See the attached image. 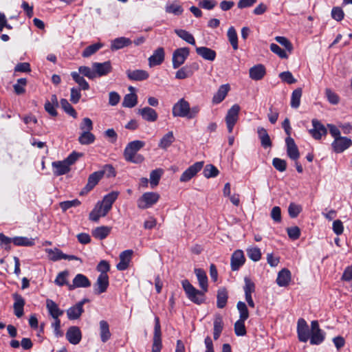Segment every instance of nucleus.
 Returning a JSON list of instances; mask_svg holds the SVG:
<instances>
[{"instance_id":"5701e85b","label":"nucleus","mask_w":352,"mask_h":352,"mask_svg":"<svg viewBox=\"0 0 352 352\" xmlns=\"http://www.w3.org/2000/svg\"><path fill=\"white\" fill-rule=\"evenodd\" d=\"M53 174L55 176H60L68 173L71 168L66 164L65 160L55 161L52 164Z\"/></svg>"},{"instance_id":"e2e57ef3","label":"nucleus","mask_w":352,"mask_h":352,"mask_svg":"<svg viewBox=\"0 0 352 352\" xmlns=\"http://www.w3.org/2000/svg\"><path fill=\"white\" fill-rule=\"evenodd\" d=\"M96 270L100 272V275L109 276L107 272L110 270V264L107 261L102 260L98 264Z\"/></svg>"},{"instance_id":"e433bc0d","label":"nucleus","mask_w":352,"mask_h":352,"mask_svg":"<svg viewBox=\"0 0 352 352\" xmlns=\"http://www.w3.org/2000/svg\"><path fill=\"white\" fill-rule=\"evenodd\" d=\"M111 228L108 226H100L92 230V235L94 238L102 240L108 236L110 234Z\"/></svg>"},{"instance_id":"6ab92c4d","label":"nucleus","mask_w":352,"mask_h":352,"mask_svg":"<svg viewBox=\"0 0 352 352\" xmlns=\"http://www.w3.org/2000/svg\"><path fill=\"white\" fill-rule=\"evenodd\" d=\"M12 298L14 299L13 308L14 315L17 318H21L24 314L23 307L25 304V299L18 293L13 294Z\"/></svg>"},{"instance_id":"7c9ffc66","label":"nucleus","mask_w":352,"mask_h":352,"mask_svg":"<svg viewBox=\"0 0 352 352\" xmlns=\"http://www.w3.org/2000/svg\"><path fill=\"white\" fill-rule=\"evenodd\" d=\"M223 329V321L221 315L217 314L214 316L213 322V338L214 340L219 338Z\"/></svg>"},{"instance_id":"338daca9","label":"nucleus","mask_w":352,"mask_h":352,"mask_svg":"<svg viewBox=\"0 0 352 352\" xmlns=\"http://www.w3.org/2000/svg\"><path fill=\"white\" fill-rule=\"evenodd\" d=\"M331 14V17L337 21H341L344 17V12L342 8L338 6L333 7Z\"/></svg>"},{"instance_id":"4d7b16f0","label":"nucleus","mask_w":352,"mask_h":352,"mask_svg":"<svg viewBox=\"0 0 352 352\" xmlns=\"http://www.w3.org/2000/svg\"><path fill=\"white\" fill-rule=\"evenodd\" d=\"M69 276V272L67 270L63 271L58 274L54 283L58 286H63L69 285L67 281V277Z\"/></svg>"},{"instance_id":"4c0bfd02","label":"nucleus","mask_w":352,"mask_h":352,"mask_svg":"<svg viewBox=\"0 0 352 352\" xmlns=\"http://www.w3.org/2000/svg\"><path fill=\"white\" fill-rule=\"evenodd\" d=\"M83 312L84 308H81L76 304L67 310V316L69 320H74L78 319Z\"/></svg>"},{"instance_id":"ea45409f","label":"nucleus","mask_w":352,"mask_h":352,"mask_svg":"<svg viewBox=\"0 0 352 352\" xmlns=\"http://www.w3.org/2000/svg\"><path fill=\"white\" fill-rule=\"evenodd\" d=\"M103 46L104 44L100 42L90 45L85 47L82 51V56L83 58L90 57L100 50Z\"/></svg>"},{"instance_id":"5fc2aeb1","label":"nucleus","mask_w":352,"mask_h":352,"mask_svg":"<svg viewBox=\"0 0 352 352\" xmlns=\"http://www.w3.org/2000/svg\"><path fill=\"white\" fill-rule=\"evenodd\" d=\"M245 321L241 320V319H239L235 322L234 324V333L237 336H243L246 335L247 331L245 326Z\"/></svg>"},{"instance_id":"864d4df0","label":"nucleus","mask_w":352,"mask_h":352,"mask_svg":"<svg viewBox=\"0 0 352 352\" xmlns=\"http://www.w3.org/2000/svg\"><path fill=\"white\" fill-rule=\"evenodd\" d=\"M219 173V171L218 168L211 164H207L203 171V174L206 178L216 177L218 176Z\"/></svg>"},{"instance_id":"f257e3e1","label":"nucleus","mask_w":352,"mask_h":352,"mask_svg":"<svg viewBox=\"0 0 352 352\" xmlns=\"http://www.w3.org/2000/svg\"><path fill=\"white\" fill-rule=\"evenodd\" d=\"M195 273L201 290L196 289L187 279L182 281V285L186 297L193 303L199 305L206 302L205 294L208 288V277L205 271L200 268L195 269Z\"/></svg>"},{"instance_id":"4be33fe9","label":"nucleus","mask_w":352,"mask_h":352,"mask_svg":"<svg viewBox=\"0 0 352 352\" xmlns=\"http://www.w3.org/2000/svg\"><path fill=\"white\" fill-rule=\"evenodd\" d=\"M127 78L133 81H142L148 78L149 74L147 71L143 69H128L126 72Z\"/></svg>"},{"instance_id":"a878e982","label":"nucleus","mask_w":352,"mask_h":352,"mask_svg":"<svg viewBox=\"0 0 352 352\" xmlns=\"http://www.w3.org/2000/svg\"><path fill=\"white\" fill-rule=\"evenodd\" d=\"M230 89V87L229 84L222 85L219 87L217 91L214 94L212 97V102L213 104H219L221 103L228 95Z\"/></svg>"},{"instance_id":"cd10ccee","label":"nucleus","mask_w":352,"mask_h":352,"mask_svg":"<svg viewBox=\"0 0 352 352\" xmlns=\"http://www.w3.org/2000/svg\"><path fill=\"white\" fill-rule=\"evenodd\" d=\"M109 285V276L99 275L95 285L94 293L96 294H100L105 292Z\"/></svg>"},{"instance_id":"9b49d317","label":"nucleus","mask_w":352,"mask_h":352,"mask_svg":"<svg viewBox=\"0 0 352 352\" xmlns=\"http://www.w3.org/2000/svg\"><path fill=\"white\" fill-rule=\"evenodd\" d=\"M92 68L94 69L96 78L107 76L113 70L110 60H107L104 63H93Z\"/></svg>"},{"instance_id":"f3484780","label":"nucleus","mask_w":352,"mask_h":352,"mask_svg":"<svg viewBox=\"0 0 352 352\" xmlns=\"http://www.w3.org/2000/svg\"><path fill=\"white\" fill-rule=\"evenodd\" d=\"M285 144L288 157L292 160H298L300 157V152L294 140L292 137H287L285 138Z\"/></svg>"},{"instance_id":"a211bd4d","label":"nucleus","mask_w":352,"mask_h":352,"mask_svg":"<svg viewBox=\"0 0 352 352\" xmlns=\"http://www.w3.org/2000/svg\"><path fill=\"white\" fill-rule=\"evenodd\" d=\"M133 254L132 250H126L120 253V262L116 265L118 270L124 271L129 267Z\"/></svg>"},{"instance_id":"9d476101","label":"nucleus","mask_w":352,"mask_h":352,"mask_svg":"<svg viewBox=\"0 0 352 352\" xmlns=\"http://www.w3.org/2000/svg\"><path fill=\"white\" fill-rule=\"evenodd\" d=\"M297 334L300 342H306L310 337V329L304 318H299L297 322Z\"/></svg>"},{"instance_id":"0eeeda50","label":"nucleus","mask_w":352,"mask_h":352,"mask_svg":"<svg viewBox=\"0 0 352 352\" xmlns=\"http://www.w3.org/2000/svg\"><path fill=\"white\" fill-rule=\"evenodd\" d=\"M189 106V102L184 98L179 99L173 107V116L186 118L188 116Z\"/></svg>"},{"instance_id":"c85d7f7f","label":"nucleus","mask_w":352,"mask_h":352,"mask_svg":"<svg viewBox=\"0 0 352 352\" xmlns=\"http://www.w3.org/2000/svg\"><path fill=\"white\" fill-rule=\"evenodd\" d=\"M46 308L49 314L54 318L57 319L64 314V311L60 309L58 305L51 299L46 300Z\"/></svg>"},{"instance_id":"39448f33","label":"nucleus","mask_w":352,"mask_h":352,"mask_svg":"<svg viewBox=\"0 0 352 352\" xmlns=\"http://www.w3.org/2000/svg\"><path fill=\"white\" fill-rule=\"evenodd\" d=\"M241 107L239 104H235L228 109L226 116V122L228 131L231 133L233 131L234 126L239 120V114Z\"/></svg>"},{"instance_id":"dca6fc26","label":"nucleus","mask_w":352,"mask_h":352,"mask_svg":"<svg viewBox=\"0 0 352 352\" xmlns=\"http://www.w3.org/2000/svg\"><path fill=\"white\" fill-rule=\"evenodd\" d=\"M66 338L72 344H78L82 339V332L78 327L72 326L66 332Z\"/></svg>"},{"instance_id":"72a5a7b5","label":"nucleus","mask_w":352,"mask_h":352,"mask_svg":"<svg viewBox=\"0 0 352 352\" xmlns=\"http://www.w3.org/2000/svg\"><path fill=\"white\" fill-rule=\"evenodd\" d=\"M228 292L226 287H221L217 290V307L219 309L224 308L228 302Z\"/></svg>"},{"instance_id":"bb28decb","label":"nucleus","mask_w":352,"mask_h":352,"mask_svg":"<svg viewBox=\"0 0 352 352\" xmlns=\"http://www.w3.org/2000/svg\"><path fill=\"white\" fill-rule=\"evenodd\" d=\"M266 70L263 65L258 64L249 70L250 78L254 80H261L265 75Z\"/></svg>"},{"instance_id":"412c9836","label":"nucleus","mask_w":352,"mask_h":352,"mask_svg":"<svg viewBox=\"0 0 352 352\" xmlns=\"http://www.w3.org/2000/svg\"><path fill=\"white\" fill-rule=\"evenodd\" d=\"M164 50L163 47H160L156 49L153 55L148 58V64L150 67H154L161 65L164 60Z\"/></svg>"},{"instance_id":"0e129e2a","label":"nucleus","mask_w":352,"mask_h":352,"mask_svg":"<svg viewBox=\"0 0 352 352\" xmlns=\"http://www.w3.org/2000/svg\"><path fill=\"white\" fill-rule=\"evenodd\" d=\"M272 165L279 172H284L287 169L286 161L278 157L273 159Z\"/></svg>"},{"instance_id":"f03ea898","label":"nucleus","mask_w":352,"mask_h":352,"mask_svg":"<svg viewBox=\"0 0 352 352\" xmlns=\"http://www.w3.org/2000/svg\"><path fill=\"white\" fill-rule=\"evenodd\" d=\"M146 143L142 140H134L129 142L124 149L123 156L124 160L130 163L139 164L144 161V157L138 154V152L141 150Z\"/></svg>"},{"instance_id":"7ed1b4c3","label":"nucleus","mask_w":352,"mask_h":352,"mask_svg":"<svg viewBox=\"0 0 352 352\" xmlns=\"http://www.w3.org/2000/svg\"><path fill=\"white\" fill-rule=\"evenodd\" d=\"M160 198L159 193L155 192H146L142 194V195L137 201V206L141 210H145L151 208L155 204L157 203Z\"/></svg>"},{"instance_id":"c756f323","label":"nucleus","mask_w":352,"mask_h":352,"mask_svg":"<svg viewBox=\"0 0 352 352\" xmlns=\"http://www.w3.org/2000/svg\"><path fill=\"white\" fill-rule=\"evenodd\" d=\"M132 43L133 41L129 38L124 36L118 37L111 41L110 49L111 51H116L129 46Z\"/></svg>"},{"instance_id":"473e14b6","label":"nucleus","mask_w":352,"mask_h":352,"mask_svg":"<svg viewBox=\"0 0 352 352\" xmlns=\"http://www.w3.org/2000/svg\"><path fill=\"white\" fill-rule=\"evenodd\" d=\"M291 280V272L288 269L283 268L277 276L276 283L280 287H286Z\"/></svg>"},{"instance_id":"603ef678","label":"nucleus","mask_w":352,"mask_h":352,"mask_svg":"<svg viewBox=\"0 0 352 352\" xmlns=\"http://www.w3.org/2000/svg\"><path fill=\"white\" fill-rule=\"evenodd\" d=\"M244 283L243 290L245 296L252 295L255 292L256 285L250 278L245 276L244 278Z\"/></svg>"},{"instance_id":"bf43d9fd","label":"nucleus","mask_w":352,"mask_h":352,"mask_svg":"<svg viewBox=\"0 0 352 352\" xmlns=\"http://www.w3.org/2000/svg\"><path fill=\"white\" fill-rule=\"evenodd\" d=\"M278 76L283 82L289 85L294 84L297 82V80L289 71L283 72L279 74Z\"/></svg>"},{"instance_id":"b1692460","label":"nucleus","mask_w":352,"mask_h":352,"mask_svg":"<svg viewBox=\"0 0 352 352\" xmlns=\"http://www.w3.org/2000/svg\"><path fill=\"white\" fill-rule=\"evenodd\" d=\"M119 193L116 191H112L106 195L100 204L103 206L104 212H109L116 200L118 199Z\"/></svg>"},{"instance_id":"13d9d810","label":"nucleus","mask_w":352,"mask_h":352,"mask_svg":"<svg viewBox=\"0 0 352 352\" xmlns=\"http://www.w3.org/2000/svg\"><path fill=\"white\" fill-rule=\"evenodd\" d=\"M248 257L253 261H258L261 258V252L257 247L250 248L247 250Z\"/></svg>"},{"instance_id":"2eb2a0df","label":"nucleus","mask_w":352,"mask_h":352,"mask_svg":"<svg viewBox=\"0 0 352 352\" xmlns=\"http://www.w3.org/2000/svg\"><path fill=\"white\" fill-rule=\"evenodd\" d=\"M245 258L243 252L241 250H235L231 256L230 266L232 271H237L243 265Z\"/></svg>"},{"instance_id":"423d86ee","label":"nucleus","mask_w":352,"mask_h":352,"mask_svg":"<svg viewBox=\"0 0 352 352\" xmlns=\"http://www.w3.org/2000/svg\"><path fill=\"white\" fill-rule=\"evenodd\" d=\"M162 348V331L160 318H155L154 333L153 338L152 352H160Z\"/></svg>"},{"instance_id":"4468645a","label":"nucleus","mask_w":352,"mask_h":352,"mask_svg":"<svg viewBox=\"0 0 352 352\" xmlns=\"http://www.w3.org/2000/svg\"><path fill=\"white\" fill-rule=\"evenodd\" d=\"M352 145V140L346 137L340 136L336 138L331 144L333 151L340 153L347 149Z\"/></svg>"},{"instance_id":"a19ab883","label":"nucleus","mask_w":352,"mask_h":352,"mask_svg":"<svg viewBox=\"0 0 352 352\" xmlns=\"http://www.w3.org/2000/svg\"><path fill=\"white\" fill-rule=\"evenodd\" d=\"M228 39L232 45L234 50H236L239 48L238 45V36L235 28L231 26L228 28L227 32Z\"/></svg>"},{"instance_id":"2f4dec72","label":"nucleus","mask_w":352,"mask_h":352,"mask_svg":"<svg viewBox=\"0 0 352 352\" xmlns=\"http://www.w3.org/2000/svg\"><path fill=\"white\" fill-rule=\"evenodd\" d=\"M196 52L204 59L210 61L214 60L217 56L216 52L207 47H197Z\"/></svg>"},{"instance_id":"680f3d73","label":"nucleus","mask_w":352,"mask_h":352,"mask_svg":"<svg viewBox=\"0 0 352 352\" xmlns=\"http://www.w3.org/2000/svg\"><path fill=\"white\" fill-rule=\"evenodd\" d=\"M80 204H81V202L78 199H75L73 200L65 201L60 202L59 206H60V208H61V210L63 212H65L66 210H67L68 209H69L72 207H77V206H80Z\"/></svg>"},{"instance_id":"79ce46f5","label":"nucleus","mask_w":352,"mask_h":352,"mask_svg":"<svg viewBox=\"0 0 352 352\" xmlns=\"http://www.w3.org/2000/svg\"><path fill=\"white\" fill-rule=\"evenodd\" d=\"M12 243L16 246L32 247L35 243L33 239L26 236H15L12 238Z\"/></svg>"},{"instance_id":"ddd939ff","label":"nucleus","mask_w":352,"mask_h":352,"mask_svg":"<svg viewBox=\"0 0 352 352\" xmlns=\"http://www.w3.org/2000/svg\"><path fill=\"white\" fill-rule=\"evenodd\" d=\"M103 177V173L102 172L96 171L89 175L87 184L86 186L82 189L80 192V195H85L90 192L100 182V180Z\"/></svg>"},{"instance_id":"de8ad7c7","label":"nucleus","mask_w":352,"mask_h":352,"mask_svg":"<svg viewBox=\"0 0 352 352\" xmlns=\"http://www.w3.org/2000/svg\"><path fill=\"white\" fill-rule=\"evenodd\" d=\"M164 173V170L162 168H157L152 170L150 173V184L151 187L154 188L159 184L160 178Z\"/></svg>"},{"instance_id":"f8f14e48","label":"nucleus","mask_w":352,"mask_h":352,"mask_svg":"<svg viewBox=\"0 0 352 352\" xmlns=\"http://www.w3.org/2000/svg\"><path fill=\"white\" fill-rule=\"evenodd\" d=\"M313 129L309 130V133L315 140H320L322 136H326L327 129L320 121L314 118L311 120Z\"/></svg>"},{"instance_id":"20e7f679","label":"nucleus","mask_w":352,"mask_h":352,"mask_svg":"<svg viewBox=\"0 0 352 352\" xmlns=\"http://www.w3.org/2000/svg\"><path fill=\"white\" fill-rule=\"evenodd\" d=\"M190 49L187 47L176 49L173 53L172 65L173 69L179 68L188 58Z\"/></svg>"},{"instance_id":"1a4fd4ad","label":"nucleus","mask_w":352,"mask_h":352,"mask_svg":"<svg viewBox=\"0 0 352 352\" xmlns=\"http://www.w3.org/2000/svg\"><path fill=\"white\" fill-rule=\"evenodd\" d=\"M199 66L197 63H192L179 68L176 74L175 78L183 80L191 77L195 71H197Z\"/></svg>"},{"instance_id":"c9c22d12","label":"nucleus","mask_w":352,"mask_h":352,"mask_svg":"<svg viewBox=\"0 0 352 352\" xmlns=\"http://www.w3.org/2000/svg\"><path fill=\"white\" fill-rule=\"evenodd\" d=\"M100 336L102 342H107L111 336L109 330V325L106 320H101L100 322Z\"/></svg>"},{"instance_id":"052dcab7","label":"nucleus","mask_w":352,"mask_h":352,"mask_svg":"<svg viewBox=\"0 0 352 352\" xmlns=\"http://www.w3.org/2000/svg\"><path fill=\"white\" fill-rule=\"evenodd\" d=\"M50 259L53 261H57L63 259L64 253L58 248L47 250Z\"/></svg>"},{"instance_id":"f704fd0d","label":"nucleus","mask_w":352,"mask_h":352,"mask_svg":"<svg viewBox=\"0 0 352 352\" xmlns=\"http://www.w3.org/2000/svg\"><path fill=\"white\" fill-rule=\"evenodd\" d=\"M257 133L259 139L261 140V146L263 148H267L272 146V141L267 130L265 128L258 127Z\"/></svg>"},{"instance_id":"69168bd1","label":"nucleus","mask_w":352,"mask_h":352,"mask_svg":"<svg viewBox=\"0 0 352 352\" xmlns=\"http://www.w3.org/2000/svg\"><path fill=\"white\" fill-rule=\"evenodd\" d=\"M302 211V207L294 203H291L288 208V213L291 218H296Z\"/></svg>"},{"instance_id":"c03bdc74","label":"nucleus","mask_w":352,"mask_h":352,"mask_svg":"<svg viewBox=\"0 0 352 352\" xmlns=\"http://www.w3.org/2000/svg\"><path fill=\"white\" fill-rule=\"evenodd\" d=\"M95 135L91 133V131H85L78 137V142L80 144L87 145L94 142Z\"/></svg>"},{"instance_id":"58836bf2","label":"nucleus","mask_w":352,"mask_h":352,"mask_svg":"<svg viewBox=\"0 0 352 352\" xmlns=\"http://www.w3.org/2000/svg\"><path fill=\"white\" fill-rule=\"evenodd\" d=\"M175 138L173 131H168L160 140L158 146L160 148L166 150L175 141Z\"/></svg>"},{"instance_id":"6e6d98bb","label":"nucleus","mask_w":352,"mask_h":352,"mask_svg":"<svg viewBox=\"0 0 352 352\" xmlns=\"http://www.w3.org/2000/svg\"><path fill=\"white\" fill-rule=\"evenodd\" d=\"M236 308L239 312V319L246 320L249 318V311L245 303L239 301L236 304Z\"/></svg>"},{"instance_id":"49530a36","label":"nucleus","mask_w":352,"mask_h":352,"mask_svg":"<svg viewBox=\"0 0 352 352\" xmlns=\"http://www.w3.org/2000/svg\"><path fill=\"white\" fill-rule=\"evenodd\" d=\"M71 76L73 78V80L78 84L80 87V90H89L90 87L89 83L87 82V80L84 78L83 76H81L78 73L76 72H73L71 73Z\"/></svg>"},{"instance_id":"393cba45","label":"nucleus","mask_w":352,"mask_h":352,"mask_svg":"<svg viewBox=\"0 0 352 352\" xmlns=\"http://www.w3.org/2000/svg\"><path fill=\"white\" fill-rule=\"evenodd\" d=\"M138 113L147 122H155L157 120L158 115L156 111L151 107H146L138 109Z\"/></svg>"},{"instance_id":"09e8293b","label":"nucleus","mask_w":352,"mask_h":352,"mask_svg":"<svg viewBox=\"0 0 352 352\" xmlns=\"http://www.w3.org/2000/svg\"><path fill=\"white\" fill-rule=\"evenodd\" d=\"M324 338H325V333L322 330L318 331L316 332H312V333H311L310 337H309L310 344L311 345H319L322 342H323V341L324 340Z\"/></svg>"},{"instance_id":"8fccbe9b","label":"nucleus","mask_w":352,"mask_h":352,"mask_svg":"<svg viewBox=\"0 0 352 352\" xmlns=\"http://www.w3.org/2000/svg\"><path fill=\"white\" fill-rule=\"evenodd\" d=\"M302 94V88H297L293 91L291 96V107L292 108L297 109L299 107L300 104V98Z\"/></svg>"},{"instance_id":"aec40b11","label":"nucleus","mask_w":352,"mask_h":352,"mask_svg":"<svg viewBox=\"0 0 352 352\" xmlns=\"http://www.w3.org/2000/svg\"><path fill=\"white\" fill-rule=\"evenodd\" d=\"M91 286V281L82 274H78L73 279V284L68 285L69 290H73L76 287H89Z\"/></svg>"},{"instance_id":"3c124183","label":"nucleus","mask_w":352,"mask_h":352,"mask_svg":"<svg viewBox=\"0 0 352 352\" xmlns=\"http://www.w3.org/2000/svg\"><path fill=\"white\" fill-rule=\"evenodd\" d=\"M60 103L62 109L65 111V113L74 118H77V112L67 99L62 98L60 101Z\"/></svg>"},{"instance_id":"a18cd8bd","label":"nucleus","mask_w":352,"mask_h":352,"mask_svg":"<svg viewBox=\"0 0 352 352\" xmlns=\"http://www.w3.org/2000/svg\"><path fill=\"white\" fill-rule=\"evenodd\" d=\"M138 103V96L135 93L127 94L124 96L122 106L124 107L133 108Z\"/></svg>"},{"instance_id":"37998d69","label":"nucleus","mask_w":352,"mask_h":352,"mask_svg":"<svg viewBox=\"0 0 352 352\" xmlns=\"http://www.w3.org/2000/svg\"><path fill=\"white\" fill-rule=\"evenodd\" d=\"M175 33L182 39L187 42L190 45H195V39L192 34L185 30L182 29H176L175 30Z\"/></svg>"},{"instance_id":"6e6552de","label":"nucleus","mask_w":352,"mask_h":352,"mask_svg":"<svg viewBox=\"0 0 352 352\" xmlns=\"http://www.w3.org/2000/svg\"><path fill=\"white\" fill-rule=\"evenodd\" d=\"M204 162H197L190 166L180 176L179 181L181 182H186L190 181L204 167Z\"/></svg>"},{"instance_id":"774afa93","label":"nucleus","mask_w":352,"mask_h":352,"mask_svg":"<svg viewBox=\"0 0 352 352\" xmlns=\"http://www.w3.org/2000/svg\"><path fill=\"white\" fill-rule=\"evenodd\" d=\"M275 40L281 45L285 47L286 50L291 53L293 50V45L292 43L285 36H276Z\"/></svg>"}]
</instances>
